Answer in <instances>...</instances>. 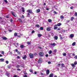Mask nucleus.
<instances>
[{
  "label": "nucleus",
  "mask_w": 77,
  "mask_h": 77,
  "mask_svg": "<svg viewBox=\"0 0 77 77\" xmlns=\"http://www.w3.org/2000/svg\"><path fill=\"white\" fill-rule=\"evenodd\" d=\"M50 73V71L48 70H47L46 71V74L47 75H48Z\"/></svg>",
  "instance_id": "nucleus-10"
},
{
  "label": "nucleus",
  "mask_w": 77,
  "mask_h": 77,
  "mask_svg": "<svg viewBox=\"0 0 77 77\" xmlns=\"http://www.w3.org/2000/svg\"><path fill=\"white\" fill-rule=\"evenodd\" d=\"M57 26H60L62 25V23H59L56 25Z\"/></svg>",
  "instance_id": "nucleus-13"
},
{
  "label": "nucleus",
  "mask_w": 77,
  "mask_h": 77,
  "mask_svg": "<svg viewBox=\"0 0 77 77\" xmlns=\"http://www.w3.org/2000/svg\"><path fill=\"white\" fill-rule=\"evenodd\" d=\"M37 74V72H35L34 74Z\"/></svg>",
  "instance_id": "nucleus-55"
},
{
  "label": "nucleus",
  "mask_w": 77,
  "mask_h": 77,
  "mask_svg": "<svg viewBox=\"0 0 77 77\" xmlns=\"http://www.w3.org/2000/svg\"><path fill=\"white\" fill-rule=\"evenodd\" d=\"M36 26L37 27H38V28H39V25L38 24H37L36 25Z\"/></svg>",
  "instance_id": "nucleus-30"
},
{
  "label": "nucleus",
  "mask_w": 77,
  "mask_h": 77,
  "mask_svg": "<svg viewBox=\"0 0 77 77\" xmlns=\"http://www.w3.org/2000/svg\"><path fill=\"white\" fill-rule=\"evenodd\" d=\"M64 66H64V64L62 63L61 64V67H62V68H63V67H64Z\"/></svg>",
  "instance_id": "nucleus-26"
},
{
  "label": "nucleus",
  "mask_w": 77,
  "mask_h": 77,
  "mask_svg": "<svg viewBox=\"0 0 77 77\" xmlns=\"http://www.w3.org/2000/svg\"><path fill=\"white\" fill-rule=\"evenodd\" d=\"M29 71L30 72H33V70L32 69L29 70Z\"/></svg>",
  "instance_id": "nucleus-42"
},
{
  "label": "nucleus",
  "mask_w": 77,
  "mask_h": 77,
  "mask_svg": "<svg viewBox=\"0 0 77 77\" xmlns=\"http://www.w3.org/2000/svg\"><path fill=\"white\" fill-rule=\"evenodd\" d=\"M22 12H24L25 11H24V8H22Z\"/></svg>",
  "instance_id": "nucleus-23"
},
{
  "label": "nucleus",
  "mask_w": 77,
  "mask_h": 77,
  "mask_svg": "<svg viewBox=\"0 0 77 77\" xmlns=\"http://www.w3.org/2000/svg\"><path fill=\"white\" fill-rule=\"evenodd\" d=\"M54 39H55V40H57V39H58V37L57 36H55L54 37Z\"/></svg>",
  "instance_id": "nucleus-16"
},
{
  "label": "nucleus",
  "mask_w": 77,
  "mask_h": 77,
  "mask_svg": "<svg viewBox=\"0 0 77 77\" xmlns=\"http://www.w3.org/2000/svg\"><path fill=\"white\" fill-rule=\"evenodd\" d=\"M35 33V31L32 30V33Z\"/></svg>",
  "instance_id": "nucleus-46"
},
{
  "label": "nucleus",
  "mask_w": 77,
  "mask_h": 77,
  "mask_svg": "<svg viewBox=\"0 0 77 77\" xmlns=\"http://www.w3.org/2000/svg\"><path fill=\"white\" fill-rule=\"evenodd\" d=\"M40 11H41L40 10V9H38L36 10L37 13H39V12H40Z\"/></svg>",
  "instance_id": "nucleus-15"
},
{
  "label": "nucleus",
  "mask_w": 77,
  "mask_h": 77,
  "mask_svg": "<svg viewBox=\"0 0 77 77\" xmlns=\"http://www.w3.org/2000/svg\"><path fill=\"white\" fill-rule=\"evenodd\" d=\"M1 54L4 55V54H5V52L4 51H2L1 52Z\"/></svg>",
  "instance_id": "nucleus-33"
},
{
  "label": "nucleus",
  "mask_w": 77,
  "mask_h": 77,
  "mask_svg": "<svg viewBox=\"0 0 77 77\" xmlns=\"http://www.w3.org/2000/svg\"><path fill=\"white\" fill-rule=\"evenodd\" d=\"M77 64V62L75 61L74 63V64L75 65H76Z\"/></svg>",
  "instance_id": "nucleus-41"
},
{
  "label": "nucleus",
  "mask_w": 77,
  "mask_h": 77,
  "mask_svg": "<svg viewBox=\"0 0 77 77\" xmlns=\"http://www.w3.org/2000/svg\"><path fill=\"white\" fill-rule=\"evenodd\" d=\"M74 18L73 17H72L71 18V19L70 20L71 21H73V20H74Z\"/></svg>",
  "instance_id": "nucleus-24"
},
{
  "label": "nucleus",
  "mask_w": 77,
  "mask_h": 77,
  "mask_svg": "<svg viewBox=\"0 0 77 77\" xmlns=\"http://www.w3.org/2000/svg\"><path fill=\"white\" fill-rule=\"evenodd\" d=\"M17 59H20V56H18L17 57Z\"/></svg>",
  "instance_id": "nucleus-53"
},
{
  "label": "nucleus",
  "mask_w": 77,
  "mask_h": 77,
  "mask_svg": "<svg viewBox=\"0 0 77 77\" xmlns=\"http://www.w3.org/2000/svg\"><path fill=\"white\" fill-rule=\"evenodd\" d=\"M10 68L11 67L9 66H8V69H10Z\"/></svg>",
  "instance_id": "nucleus-51"
},
{
  "label": "nucleus",
  "mask_w": 77,
  "mask_h": 77,
  "mask_svg": "<svg viewBox=\"0 0 77 77\" xmlns=\"http://www.w3.org/2000/svg\"><path fill=\"white\" fill-rule=\"evenodd\" d=\"M4 2H5L6 3H8V1H7V0H4Z\"/></svg>",
  "instance_id": "nucleus-44"
},
{
  "label": "nucleus",
  "mask_w": 77,
  "mask_h": 77,
  "mask_svg": "<svg viewBox=\"0 0 77 77\" xmlns=\"http://www.w3.org/2000/svg\"><path fill=\"white\" fill-rule=\"evenodd\" d=\"M24 47V45H21L20 46V48H23Z\"/></svg>",
  "instance_id": "nucleus-21"
},
{
  "label": "nucleus",
  "mask_w": 77,
  "mask_h": 77,
  "mask_svg": "<svg viewBox=\"0 0 77 77\" xmlns=\"http://www.w3.org/2000/svg\"><path fill=\"white\" fill-rule=\"evenodd\" d=\"M27 44H28L29 45V44H30V43L29 42H27Z\"/></svg>",
  "instance_id": "nucleus-48"
},
{
  "label": "nucleus",
  "mask_w": 77,
  "mask_h": 77,
  "mask_svg": "<svg viewBox=\"0 0 77 77\" xmlns=\"http://www.w3.org/2000/svg\"><path fill=\"white\" fill-rule=\"evenodd\" d=\"M39 56L40 57L43 56H44V53L41 52L39 53Z\"/></svg>",
  "instance_id": "nucleus-2"
},
{
  "label": "nucleus",
  "mask_w": 77,
  "mask_h": 77,
  "mask_svg": "<svg viewBox=\"0 0 77 77\" xmlns=\"http://www.w3.org/2000/svg\"><path fill=\"white\" fill-rule=\"evenodd\" d=\"M48 64H50V63H51V62L50 61H49V62H48Z\"/></svg>",
  "instance_id": "nucleus-52"
},
{
  "label": "nucleus",
  "mask_w": 77,
  "mask_h": 77,
  "mask_svg": "<svg viewBox=\"0 0 77 77\" xmlns=\"http://www.w3.org/2000/svg\"><path fill=\"white\" fill-rule=\"evenodd\" d=\"M27 17H30V13H27Z\"/></svg>",
  "instance_id": "nucleus-14"
},
{
  "label": "nucleus",
  "mask_w": 77,
  "mask_h": 77,
  "mask_svg": "<svg viewBox=\"0 0 77 77\" xmlns=\"http://www.w3.org/2000/svg\"><path fill=\"white\" fill-rule=\"evenodd\" d=\"M17 71H21V69H17Z\"/></svg>",
  "instance_id": "nucleus-56"
},
{
  "label": "nucleus",
  "mask_w": 77,
  "mask_h": 77,
  "mask_svg": "<svg viewBox=\"0 0 77 77\" xmlns=\"http://www.w3.org/2000/svg\"><path fill=\"white\" fill-rule=\"evenodd\" d=\"M54 52L55 53H56V52H57V50L56 49H54Z\"/></svg>",
  "instance_id": "nucleus-29"
},
{
  "label": "nucleus",
  "mask_w": 77,
  "mask_h": 77,
  "mask_svg": "<svg viewBox=\"0 0 77 77\" xmlns=\"http://www.w3.org/2000/svg\"><path fill=\"white\" fill-rule=\"evenodd\" d=\"M17 35H18V34L17 32H15L14 33V36H17Z\"/></svg>",
  "instance_id": "nucleus-35"
},
{
  "label": "nucleus",
  "mask_w": 77,
  "mask_h": 77,
  "mask_svg": "<svg viewBox=\"0 0 77 77\" xmlns=\"http://www.w3.org/2000/svg\"><path fill=\"white\" fill-rule=\"evenodd\" d=\"M18 20L19 21H20V23H23L22 22V20H21V19H19Z\"/></svg>",
  "instance_id": "nucleus-32"
},
{
  "label": "nucleus",
  "mask_w": 77,
  "mask_h": 77,
  "mask_svg": "<svg viewBox=\"0 0 77 77\" xmlns=\"http://www.w3.org/2000/svg\"><path fill=\"white\" fill-rule=\"evenodd\" d=\"M42 61V58H40L39 59L38 61Z\"/></svg>",
  "instance_id": "nucleus-43"
},
{
  "label": "nucleus",
  "mask_w": 77,
  "mask_h": 77,
  "mask_svg": "<svg viewBox=\"0 0 77 77\" xmlns=\"http://www.w3.org/2000/svg\"><path fill=\"white\" fill-rule=\"evenodd\" d=\"M46 57H48V54H46L45 55Z\"/></svg>",
  "instance_id": "nucleus-47"
},
{
  "label": "nucleus",
  "mask_w": 77,
  "mask_h": 77,
  "mask_svg": "<svg viewBox=\"0 0 77 77\" xmlns=\"http://www.w3.org/2000/svg\"><path fill=\"white\" fill-rule=\"evenodd\" d=\"M5 63L7 64H8V63H9V61L8 60H6L5 61Z\"/></svg>",
  "instance_id": "nucleus-36"
},
{
  "label": "nucleus",
  "mask_w": 77,
  "mask_h": 77,
  "mask_svg": "<svg viewBox=\"0 0 77 77\" xmlns=\"http://www.w3.org/2000/svg\"><path fill=\"white\" fill-rule=\"evenodd\" d=\"M63 56H65L66 55V53H63Z\"/></svg>",
  "instance_id": "nucleus-28"
},
{
  "label": "nucleus",
  "mask_w": 77,
  "mask_h": 77,
  "mask_svg": "<svg viewBox=\"0 0 77 77\" xmlns=\"http://www.w3.org/2000/svg\"><path fill=\"white\" fill-rule=\"evenodd\" d=\"M11 13L14 17H16V14L15 13H14L13 11H11Z\"/></svg>",
  "instance_id": "nucleus-3"
},
{
  "label": "nucleus",
  "mask_w": 77,
  "mask_h": 77,
  "mask_svg": "<svg viewBox=\"0 0 77 77\" xmlns=\"http://www.w3.org/2000/svg\"><path fill=\"white\" fill-rule=\"evenodd\" d=\"M20 65H17L16 66L17 68H20Z\"/></svg>",
  "instance_id": "nucleus-38"
},
{
  "label": "nucleus",
  "mask_w": 77,
  "mask_h": 77,
  "mask_svg": "<svg viewBox=\"0 0 77 77\" xmlns=\"http://www.w3.org/2000/svg\"><path fill=\"white\" fill-rule=\"evenodd\" d=\"M27 12L29 14H33V12H32V10H30V9L28 10L27 11Z\"/></svg>",
  "instance_id": "nucleus-4"
},
{
  "label": "nucleus",
  "mask_w": 77,
  "mask_h": 77,
  "mask_svg": "<svg viewBox=\"0 0 77 77\" xmlns=\"http://www.w3.org/2000/svg\"><path fill=\"white\" fill-rule=\"evenodd\" d=\"M74 15L75 17H76V16H77V12H75V14H74Z\"/></svg>",
  "instance_id": "nucleus-37"
},
{
  "label": "nucleus",
  "mask_w": 77,
  "mask_h": 77,
  "mask_svg": "<svg viewBox=\"0 0 77 77\" xmlns=\"http://www.w3.org/2000/svg\"><path fill=\"white\" fill-rule=\"evenodd\" d=\"M51 53H52V51H51V50H50L49 52V54H51Z\"/></svg>",
  "instance_id": "nucleus-27"
},
{
  "label": "nucleus",
  "mask_w": 77,
  "mask_h": 77,
  "mask_svg": "<svg viewBox=\"0 0 77 77\" xmlns=\"http://www.w3.org/2000/svg\"><path fill=\"white\" fill-rule=\"evenodd\" d=\"M34 55L35 56H36V55H37V54L36 53H35L34 54Z\"/></svg>",
  "instance_id": "nucleus-57"
},
{
  "label": "nucleus",
  "mask_w": 77,
  "mask_h": 77,
  "mask_svg": "<svg viewBox=\"0 0 77 77\" xmlns=\"http://www.w3.org/2000/svg\"><path fill=\"white\" fill-rule=\"evenodd\" d=\"M2 56H3V55L1 54H0V57H2Z\"/></svg>",
  "instance_id": "nucleus-63"
},
{
  "label": "nucleus",
  "mask_w": 77,
  "mask_h": 77,
  "mask_svg": "<svg viewBox=\"0 0 77 77\" xmlns=\"http://www.w3.org/2000/svg\"><path fill=\"white\" fill-rule=\"evenodd\" d=\"M29 57L30 58L32 59V58H33V54H30L29 55Z\"/></svg>",
  "instance_id": "nucleus-5"
},
{
  "label": "nucleus",
  "mask_w": 77,
  "mask_h": 77,
  "mask_svg": "<svg viewBox=\"0 0 77 77\" xmlns=\"http://www.w3.org/2000/svg\"><path fill=\"white\" fill-rule=\"evenodd\" d=\"M0 60L1 62H4V60H5V59L3 58H1L0 59Z\"/></svg>",
  "instance_id": "nucleus-20"
},
{
  "label": "nucleus",
  "mask_w": 77,
  "mask_h": 77,
  "mask_svg": "<svg viewBox=\"0 0 77 77\" xmlns=\"http://www.w3.org/2000/svg\"><path fill=\"white\" fill-rule=\"evenodd\" d=\"M27 58V56L25 55L24 57H23V59H26Z\"/></svg>",
  "instance_id": "nucleus-12"
},
{
  "label": "nucleus",
  "mask_w": 77,
  "mask_h": 77,
  "mask_svg": "<svg viewBox=\"0 0 77 77\" xmlns=\"http://www.w3.org/2000/svg\"><path fill=\"white\" fill-rule=\"evenodd\" d=\"M50 47L51 48H53L55 45H56V43H51L50 44Z\"/></svg>",
  "instance_id": "nucleus-1"
},
{
  "label": "nucleus",
  "mask_w": 77,
  "mask_h": 77,
  "mask_svg": "<svg viewBox=\"0 0 77 77\" xmlns=\"http://www.w3.org/2000/svg\"><path fill=\"white\" fill-rule=\"evenodd\" d=\"M74 58H75V59H77V55L75 56L74 57Z\"/></svg>",
  "instance_id": "nucleus-45"
},
{
  "label": "nucleus",
  "mask_w": 77,
  "mask_h": 77,
  "mask_svg": "<svg viewBox=\"0 0 77 77\" xmlns=\"http://www.w3.org/2000/svg\"><path fill=\"white\" fill-rule=\"evenodd\" d=\"M48 21L49 22V23H51L52 20L50 19H49L48 20Z\"/></svg>",
  "instance_id": "nucleus-17"
},
{
  "label": "nucleus",
  "mask_w": 77,
  "mask_h": 77,
  "mask_svg": "<svg viewBox=\"0 0 77 77\" xmlns=\"http://www.w3.org/2000/svg\"><path fill=\"white\" fill-rule=\"evenodd\" d=\"M53 77V74L51 73L49 75V77Z\"/></svg>",
  "instance_id": "nucleus-19"
},
{
  "label": "nucleus",
  "mask_w": 77,
  "mask_h": 77,
  "mask_svg": "<svg viewBox=\"0 0 77 77\" xmlns=\"http://www.w3.org/2000/svg\"><path fill=\"white\" fill-rule=\"evenodd\" d=\"M54 77H57V75H55V76H54Z\"/></svg>",
  "instance_id": "nucleus-64"
},
{
  "label": "nucleus",
  "mask_w": 77,
  "mask_h": 77,
  "mask_svg": "<svg viewBox=\"0 0 77 77\" xmlns=\"http://www.w3.org/2000/svg\"><path fill=\"white\" fill-rule=\"evenodd\" d=\"M57 30H60V28H58V29H57Z\"/></svg>",
  "instance_id": "nucleus-61"
},
{
  "label": "nucleus",
  "mask_w": 77,
  "mask_h": 77,
  "mask_svg": "<svg viewBox=\"0 0 77 77\" xmlns=\"http://www.w3.org/2000/svg\"><path fill=\"white\" fill-rule=\"evenodd\" d=\"M8 31L9 32H12V30L11 29H9L8 30Z\"/></svg>",
  "instance_id": "nucleus-40"
},
{
  "label": "nucleus",
  "mask_w": 77,
  "mask_h": 77,
  "mask_svg": "<svg viewBox=\"0 0 77 77\" xmlns=\"http://www.w3.org/2000/svg\"><path fill=\"white\" fill-rule=\"evenodd\" d=\"M54 14H57V13L55 11H54Z\"/></svg>",
  "instance_id": "nucleus-49"
},
{
  "label": "nucleus",
  "mask_w": 77,
  "mask_h": 77,
  "mask_svg": "<svg viewBox=\"0 0 77 77\" xmlns=\"http://www.w3.org/2000/svg\"><path fill=\"white\" fill-rule=\"evenodd\" d=\"M22 18H24V15H22Z\"/></svg>",
  "instance_id": "nucleus-54"
},
{
  "label": "nucleus",
  "mask_w": 77,
  "mask_h": 77,
  "mask_svg": "<svg viewBox=\"0 0 77 77\" xmlns=\"http://www.w3.org/2000/svg\"><path fill=\"white\" fill-rule=\"evenodd\" d=\"M59 36L60 37V39H61V40H62V39H63V37H62V35H61V34H59Z\"/></svg>",
  "instance_id": "nucleus-11"
},
{
  "label": "nucleus",
  "mask_w": 77,
  "mask_h": 77,
  "mask_svg": "<svg viewBox=\"0 0 77 77\" xmlns=\"http://www.w3.org/2000/svg\"><path fill=\"white\" fill-rule=\"evenodd\" d=\"M17 53L18 54H20V52H19V51L17 52Z\"/></svg>",
  "instance_id": "nucleus-50"
},
{
  "label": "nucleus",
  "mask_w": 77,
  "mask_h": 77,
  "mask_svg": "<svg viewBox=\"0 0 77 77\" xmlns=\"http://www.w3.org/2000/svg\"><path fill=\"white\" fill-rule=\"evenodd\" d=\"M24 77H27V76L26 75H25L24 76Z\"/></svg>",
  "instance_id": "nucleus-59"
},
{
  "label": "nucleus",
  "mask_w": 77,
  "mask_h": 77,
  "mask_svg": "<svg viewBox=\"0 0 77 77\" xmlns=\"http://www.w3.org/2000/svg\"><path fill=\"white\" fill-rule=\"evenodd\" d=\"M51 30V28L50 27H48L46 28V30L47 31H50Z\"/></svg>",
  "instance_id": "nucleus-7"
},
{
  "label": "nucleus",
  "mask_w": 77,
  "mask_h": 77,
  "mask_svg": "<svg viewBox=\"0 0 77 77\" xmlns=\"http://www.w3.org/2000/svg\"><path fill=\"white\" fill-rule=\"evenodd\" d=\"M38 37H41V36H42V35L40 34H38Z\"/></svg>",
  "instance_id": "nucleus-18"
},
{
  "label": "nucleus",
  "mask_w": 77,
  "mask_h": 77,
  "mask_svg": "<svg viewBox=\"0 0 77 77\" xmlns=\"http://www.w3.org/2000/svg\"><path fill=\"white\" fill-rule=\"evenodd\" d=\"M57 26V25H55L54 26V30H56V29H57L58 27Z\"/></svg>",
  "instance_id": "nucleus-8"
},
{
  "label": "nucleus",
  "mask_w": 77,
  "mask_h": 77,
  "mask_svg": "<svg viewBox=\"0 0 77 77\" xmlns=\"http://www.w3.org/2000/svg\"><path fill=\"white\" fill-rule=\"evenodd\" d=\"M42 62V61H38V63H41Z\"/></svg>",
  "instance_id": "nucleus-39"
},
{
  "label": "nucleus",
  "mask_w": 77,
  "mask_h": 77,
  "mask_svg": "<svg viewBox=\"0 0 77 77\" xmlns=\"http://www.w3.org/2000/svg\"><path fill=\"white\" fill-rule=\"evenodd\" d=\"M72 8H73V7H70V9H72Z\"/></svg>",
  "instance_id": "nucleus-58"
},
{
  "label": "nucleus",
  "mask_w": 77,
  "mask_h": 77,
  "mask_svg": "<svg viewBox=\"0 0 77 77\" xmlns=\"http://www.w3.org/2000/svg\"><path fill=\"white\" fill-rule=\"evenodd\" d=\"M71 66H72V67H75V65L73 63L71 64Z\"/></svg>",
  "instance_id": "nucleus-31"
},
{
  "label": "nucleus",
  "mask_w": 77,
  "mask_h": 77,
  "mask_svg": "<svg viewBox=\"0 0 77 77\" xmlns=\"http://www.w3.org/2000/svg\"><path fill=\"white\" fill-rule=\"evenodd\" d=\"M60 18L61 19H63V18H64V17H63V16H60Z\"/></svg>",
  "instance_id": "nucleus-22"
},
{
  "label": "nucleus",
  "mask_w": 77,
  "mask_h": 77,
  "mask_svg": "<svg viewBox=\"0 0 77 77\" xmlns=\"http://www.w3.org/2000/svg\"><path fill=\"white\" fill-rule=\"evenodd\" d=\"M2 38L3 39V40H7L8 39V38H7L5 37H2Z\"/></svg>",
  "instance_id": "nucleus-9"
},
{
  "label": "nucleus",
  "mask_w": 77,
  "mask_h": 77,
  "mask_svg": "<svg viewBox=\"0 0 77 77\" xmlns=\"http://www.w3.org/2000/svg\"><path fill=\"white\" fill-rule=\"evenodd\" d=\"M15 50H16V52H18V50H17V49H16Z\"/></svg>",
  "instance_id": "nucleus-62"
},
{
  "label": "nucleus",
  "mask_w": 77,
  "mask_h": 77,
  "mask_svg": "<svg viewBox=\"0 0 77 77\" xmlns=\"http://www.w3.org/2000/svg\"><path fill=\"white\" fill-rule=\"evenodd\" d=\"M75 45V42H74L72 44V46H74Z\"/></svg>",
  "instance_id": "nucleus-25"
},
{
  "label": "nucleus",
  "mask_w": 77,
  "mask_h": 77,
  "mask_svg": "<svg viewBox=\"0 0 77 77\" xmlns=\"http://www.w3.org/2000/svg\"><path fill=\"white\" fill-rule=\"evenodd\" d=\"M43 29H44V28H43V27H41L40 29V30H43Z\"/></svg>",
  "instance_id": "nucleus-34"
},
{
  "label": "nucleus",
  "mask_w": 77,
  "mask_h": 77,
  "mask_svg": "<svg viewBox=\"0 0 77 77\" xmlns=\"http://www.w3.org/2000/svg\"><path fill=\"white\" fill-rule=\"evenodd\" d=\"M74 34H71L70 35V38H74Z\"/></svg>",
  "instance_id": "nucleus-6"
},
{
  "label": "nucleus",
  "mask_w": 77,
  "mask_h": 77,
  "mask_svg": "<svg viewBox=\"0 0 77 77\" xmlns=\"http://www.w3.org/2000/svg\"><path fill=\"white\" fill-rule=\"evenodd\" d=\"M17 45V46H19V45L18 44V43H17L16 44Z\"/></svg>",
  "instance_id": "nucleus-60"
}]
</instances>
